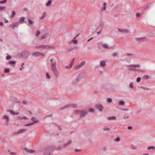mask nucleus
Wrapping results in <instances>:
<instances>
[{
    "label": "nucleus",
    "instance_id": "obj_43",
    "mask_svg": "<svg viewBox=\"0 0 155 155\" xmlns=\"http://www.w3.org/2000/svg\"><path fill=\"white\" fill-rule=\"evenodd\" d=\"M141 87L143 89H144V90H146L147 91H148L149 89V88H148L145 87H142V86H141Z\"/></svg>",
    "mask_w": 155,
    "mask_h": 155
},
{
    "label": "nucleus",
    "instance_id": "obj_45",
    "mask_svg": "<svg viewBox=\"0 0 155 155\" xmlns=\"http://www.w3.org/2000/svg\"><path fill=\"white\" fill-rule=\"evenodd\" d=\"M7 0H4L3 1H0V4H3L6 3L7 2Z\"/></svg>",
    "mask_w": 155,
    "mask_h": 155
},
{
    "label": "nucleus",
    "instance_id": "obj_6",
    "mask_svg": "<svg viewBox=\"0 0 155 155\" xmlns=\"http://www.w3.org/2000/svg\"><path fill=\"white\" fill-rule=\"evenodd\" d=\"M117 29L119 32L122 33H129V30L126 29L124 28L121 29L119 28H118Z\"/></svg>",
    "mask_w": 155,
    "mask_h": 155
},
{
    "label": "nucleus",
    "instance_id": "obj_35",
    "mask_svg": "<svg viewBox=\"0 0 155 155\" xmlns=\"http://www.w3.org/2000/svg\"><path fill=\"white\" fill-rule=\"evenodd\" d=\"M46 77L48 79L51 78V77L48 73H46Z\"/></svg>",
    "mask_w": 155,
    "mask_h": 155
},
{
    "label": "nucleus",
    "instance_id": "obj_40",
    "mask_svg": "<svg viewBox=\"0 0 155 155\" xmlns=\"http://www.w3.org/2000/svg\"><path fill=\"white\" fill-rule=\"evenodd\" d=\"M28 22L30 25H32L33 23V21L31 19H28Z\"/></svg>",
    "mask_w": 155,
    "mask_h": 155
},
{
    "label": "nucleus",
    "instance_id": "obj_46",
    "mask_svg": "<svg viewBox=\"0 0 155 155\" xmlns=\"http://www.w3.org/2000/svg\"><path fill=\"white\" fill-rule=\"evenodd\" d=\"M120 140V137H117L115 139V140L117 142L119 141Z\"/></svg>",
    "mask_w": 155,
    "mask_h": 155
},
{
    "label": "nucleus",
    "instance_id": "obj_42",
    "mask_svg": "<svg viewBox=\"0 0 155 155\" xmlns=\"http://www.w3.org/2000/svg\"><path fill=\"white\" fill-rule=\"evenodd\" d=\"M80 111L79 110H74V112L76 114H78L80 113Z\"/></svg>",
    "mask_w": 155,
    "mask_h": 155
},
{
    "label": "nucleus",
    "instance_id": "obj_28",
    "mask_svg": "<svg viewBox=\"0 0 155 155\" xmlns=\"http://www.w3.org/2000/svg\"><path fill=\"white\" fill-rule=\"evenodd\" d=\"M119 104L120 105H124V101H120L119 102Z\"/></svg>",
    "mask_w": 155,
    "mask_h": 155
},
{
    "label": "nucleus",
    "instance_id": "obj_56",
    "mask_svg": "<svg viewBox=\"0 0 155 155\" xmlns=\"http://www.w3.org/2000/svg\"><path fill=\"white\" fill-rule=\"evenodd\" d=\"M117 55V54L116 52L114 53V54H113V56L114 57H116Z\"/></svg>",
    "mask_w": 155,
    "mask_h": 155
},
{
    "label": "nucleus",
    "instance_id": "obj_57",
    "mask_svg": "<svg viewBox=\"0 0 155 155\" xmlns=\"http://www.w3.org/2000/svg\"><path fill=\"white\" fill-rule=\"evenodd\" d=\"M140 14H139V13H137V14H136V16L138 17V18H139L140 16Z\"/></svg>",
    "mask_w": 155,
    "mask_h": 155
},
{
    "label": "nucleus",
    "instance_id": "obj_26",
    "mask_svg": "<svg viewBox=\"0 0 155 155\" xmlns=\"http://www.w3.org/2000/svg\"><path fill=\"white\" fill-rule=\"evenodd\" d=\"M10 70L9 69L5 68L4 69V71L5 73H8L10 72Z\"/></svg>",
    "mask_w": 155,
    "mask_h": 155
},
{
    "label": "nucleus",
    "instance_id": "obj_33",
    "mask_svg": "<svg viewBox=\"0 0 155 155\" xmlns=\"http://www.w3.org/2000/svg\"><path fill=\"white\" fill-rule=\"evenodd\" d=\"M107 102L108 103H110L112 101V100L110 98H107Z\"/></svg>",
    "mask_w": 155,
    "mask_h": 155
},
{
    "label": "nucleus",
    "instance_id": "obj_16",
    "mask_svg": "<svg viewBox=\"0 0 155 155\" xmlns=\"http://www.w3.org/2000/svg\"><path fill=\"white\" fill-rule=\"evenodd\" d=\"M102 46L103 48L105 49H108L109 48V45L106 43L102 44Z\"/></svg>",
    "mask_w": 155,
    "mask_h": 155
},
{
    "label": "nucleus",
    "instance_id": "obj_44",
    "mask_svg": "<svg viewBox=\"0 0 155 155\" xmlns=\"http://www.w3.org/2000/svg\"><path fill=\"white\" fill-rule=\"evenodd\" d=\"M143 79H147L148 78V77L147 75H145L143 77Z\"/></svg>",
    "mask_w": 155,
    "mask_h": 155
},
{
    "label": "nucleus",
    "instance_id": "obj_31",
    "mask_svg": "<svg viewBox=\"0 0 155 155\" xmlns=\"http://www.w3.org/2000/svg\"><path fill=\"white\" fill-rule=\"evenodd\" d=\"M51 1L50 0H49L48 1V2L47 3L46 5V6H49L51 4Z\"/></svg>",
    "mask_w": 155,
    "mask_h": 155
},
{
    "label": "nucleus",
    "instance_id": "obj_18",
    "mask_svg": "<svg viewBox=\"0 0 155 155\" xmlns=\"http://www.w3.org/2000/svg\"><path fill=\"white\" fill-rule=\"evenodd\" d=\"M106 65V63L105 61H102L100 62V66L104 67Z\"/></svg>",
    "mask_w": 155,
    "mask_h": 155
},
{
    "label": "nucleus",
    "instance_id": "obj_3",
    "mask_svg": "<svg viewBox=\"0 0 155 155\" xmlns=\"http://www.w3.org/2000/svg\"><path fill=\"white\" fill-rule=\"evenodd\" d=\"M72 143L71 140H69L67 143L63 144L62 145L58 147V148L57 149L58 150H59L61 149H63L66 147H67L68 145H70Z\"/></svg>",
    "mask_w": 155,
    "mask_h": 155
},
{
    "label": "nucleus",
    "instance_id": "obj_8",
    "mask_svg": "<svg viewBox=\"0 0 155 155\" xmlns=\"http://www.w3.org/2000/svg\"><path fill=\"white\" fill-rule=\"evenodd\" d=\"M51 47L48 45H42L40 46H37L35 47L36 48H51Z\"/></svg>",
    "mask_w": 155,
    "mask_h": 155
},
{
    "label": "nucleus",
    "instance_id": "obj_25",
    "mask_svg": "<svg viewBox=\"0 0 155 155\" xmlns=\"http://www.w3.org/2000/svg\"><path fill=\"white\" fill-rule=\"evenodd\" d=\"M26 130V129H21L19 130L18 131L19 134H21L23 132L25 131Z\"/></svg>",
    "mask_w": 155,
    "mask_h": 155
},
{
    "label": "nucleus",
    "instance_id": "obj_5",
    "mask_svg": "<svg viewBox=\"0 0 155 155\" xmlns=\"http://www.w3.org/2000/svg\"><path fill=\"white\" fill-rule=\"evenodd\" d=\"M31 55L32 56H34L35 57H38L41 56L43 55V54L38 51H35L32 53Z\"/></svg>",
    "mask_w": 155,
    "mask_h": 155
},
{
    "label": "nucleus",
    "instance_id": "obj_10",
    "mask_svg": "<svg viewBox=\"0 0 155 155\" xmlns=\"http://www.w3.org/2000/svg\"><path fill=\"white\" fill-rule=\"evenodd\" d=\"M3 119L6 120V125H8L10 120L9 117L7 115H5L3 117Z\"/></svg>",
    "mask_w": 155,
    "mask_h": 155
},
{
    "label": "nucleus",
    "instance_id": "obj_11",
    "mask_svg": "<svg viewBox=\"0 0 155 155\" xmlns=\"http://www.w3.org/2000/svg\"><path fill=\"white\" fill-rule=\"evenodd\" d=\"M96 108L99 110L100 111H102L104 109L103 106L101 105H97L96 106Z\"/></svg>",
    "mask_w": 155,
    "mask_h": 155
},
{
    "label": "nucleus",
    "instance_id": "obj_61",
    "mask_svg": "<svg viewBox=\"0 0 155 155\" xmlns=\"http://www.w3.org/2000/svg\"><path fill=\"white\" fill-rule=\"evenodd\" d=\"M89 111L91 112H94V110L93 109H89Z\"/></svg>",
    "mask_w": 155,
    "mask_h": 155
},
{
    "label": "nucleus",
    "instance_id": "obj_30",
    "mask_svg": "<svg viewBox=\"0 0 155 155\" xmlns=\"http://www.w3.org/2000/svg\"><path fill=\"white\" fill-rule=\"evenodd\" d=\"M10 112L11 114L14 115H18L19 114V113L18 112H15L12 110L10 111Z\"/></svg>",
    "mask_w": 155,
    "mask_h": 155
},
{
    "label": "nucleus",
    "instance_id": "obj_41",
    "mask_svg": "<svg viewBox=\"0 0 155 155\" xmlns=\"http://www.w3.org/2000/svg\"><path fill=\"white\" fill-rule=\"evenodd\" d=\"M130 147L131 148H132V149L134 150L136 149V147L135 146H134V145L133 144L131 145Z\"/></svg>",
    "mask_w": 155,
    "mask_h": 155
},
{
    "label": "nucleus",
    "instance_id": "obj_49",
    "mask_svg": "<svg viewBox=\"0 0 155 155\" xmlns=\"http://www.w3.org/2000/svg\"><path fill=\"white\" fill-rule=\"evenodd\" d=\"M19 134V133L18 131L17 132H15L13 134V135H17V134Z\"/></svg>",
    "mask_w": 155,
    "mask_h": 155
},
{
    "label": "nucleus",
    "instance_id": "obj_13",
    "mask_svg": "<svg viewBox=\"0 0 155 155\" xmlns=\"http://www.w3.org/2000/svg\"><path fill=\"white\" fill-rule=\"evenodd\" d=\"M81 117H84L87 114V112L86 110H83L80 111Z\"/></svg>",
    "mask_w": 155,
    "mask_h": 155
},
{
    "label": "nucleus",
    "instance_id": "obj_37",
    "mask_svg": "<svg viewBox=\"0 0 155 155\" xmlns=\"http://www.w3.org/2000/svg\"><path fill=\"white\" fill-rule=\"evenodd\" d=\"M72 42L74 44H76L77 43L78 41L77 40L74 39H74L72 41Z\"/></svg>",
    "mask_w": 155,
    "mask_h": 155
},
{
    "label": "nucleus",
    "instance_id": "obj_17",
    "mask_svg": "<svg viewBox=\"0 0 155 155\" xmlns=\"http://www.w3.org/2000/svg\"><path fill=\"white\" fill-rule=\"evenodd\" d=\"M26 151L29 153H34L35 152V150H32L30 149H27L26 148L25 149Z\"/></svg>",
    "mask_w": 155,
    "mask_h": 155
},
{
    "label": "nucleus",
    "instance_id": "obj_21",
    "mask_svg": "<svg viewBox=\"0 0 155 155\" xmlns=\"http://www.w3.org/2000/svg\"><path fill=\"white\" fill-rule=\"evenodd\" d=\"M107 119L108 120H115L116 119V117L114 116L109 117H107Z\"/></svg>",
    "mask_w": 155,
    "mask_h": 155
},
{
    "label": "nucleus",
    "instance_id": "obj_54",
    "mask_svg": "<svg viewBox=\"0 0 155 155\" xmlns=\"http://www.w3.org/2000/svg\"><path fill=\"white\" fill-rule=\"evenodd\" d=\"M22 118H24L25 120H28V118L27 117H21V119H22Z\"/></svg>",
    "mask_w": 155,
    "mask_h": 155
},
{
    "label": "nucleus",
    "instance_id": "obj_48",
    "mask_svg": "<svg viewBox=\"0 0 155 155\" xmlns=\"http://www.w3.org/2000/svg\"><path fill=\"white\" fill-rule=\"evenodd\" d=\"M74 60H75V58H73L72 60V61L71 62V63L73 64L74 63Z\"/></svg>",
    "mask_w": 155,
    "mask_h": 155
},
{
    "label": "nucleus",
    "instance_id": "obj_63",
    "mask_svg": "<svg viewBox=\"0 0 155 155\" xmlns=\"http://www.w3.org/2000/svg\"><path fill=\"white\" fill-rule=\"evenodd\" d=\"M30 125H31L29 123V124H25V126H30Z\"/></svg>",
    "mask_w": 155,
    "mask_h": 155
},
{
    "label": "nucleus",
    "instance_id": "obj_27",
    "mask_svg": "<svg viewBox=\"0 0 155 155\" xmlns=\"http://www.w3.org/2000/svg\"><path fill=\"white\" fill-rule=\"evenodd\" d=\"M144 39V38H136V41H143V40Z\"/></svg>",
    "mask_w": 155,
    "mask_h": 155
},
{
    "label": "nucleus",
    "instance_id": "obj_1",
    "mask_svg": "<svg viewBox=\"0 0 155 155\" xmlns=\"http://www.w3.org/2000/svg\"><path fill=\"white\" fill-rule=\"evenodd\" d=\"M140 66L138 64H130L127 67L128 70L130 71H139V70L136 69L137 67L140 68Z\"/></svg>",
    "mask_w": 155,
    "mask_h": 155
},
{
    "label": "nucleus",
    "instance_id": "obj_64",
    "mask_svg": "<svg viewBox=\"0 0 155 155\" xmlns=\"http://www.w3.org/2000/svg\"><path fill=\"white\" fill-rule=\"evenodd\" d=\"M4 22L5 23H7L8 22V21L6 19H5Z\"/></svg>",
    "mask_w": 155,
    "mask_h": 155
},
{
    "label": "nucleus",
    "instance_id": "obj_47",
    "mask_svg": "<svg viewBox=\"0 0 155 155\" xmlns=\"http://www.w3.org/2000/svg\"><path fill=\"white\" fill-rule=\"evenodd\" d=\"M140 80H141V78H140V77H138L137 78V82H139L140 81Z\"/></svg>",
    "mask_w": 155,
    "mask_h": 155
},
{
    "label": "nucleus",
    "instance_id": "obj_55",
    "mask_svg": "<svg viewBox=\"0 0 155 155\" xmlns=\"http://www.w3.org/2000/svg\"><path fill=\"white\" fill-rule=\"evenodd\" d=\"M24 64V63H23L21 64V68L20 69L21 70H22V68H23V69L24 68L23 67V65Z\"/></svg>",
    "mask_w": 155,
    "mask_h": 155
},
{
    "label": "nucleus",
    "instance_id": "obj_38",
    "mask_svg": "<svg viewBox=\"0 0 155 155\" xmlns=\"http://www.w3.org/2000/svg\"><path fill=\"white\" fill-rule=\"evenodd\" d=\"M15 63V62L13 61H11L9 62V64H13Z\"/></svg>",
    "mask_w": 155,
    "mask_h": 155
},
{
    "label": "nucleus",
    "instance_id": "obj_58",
    "mask_svg": "<svg viewBox=\"0 0 155 155\" xmlns=\"http://www.w3.org/2000/svg\"><path fill=\"white\" fill-rule=\"evenodd\" d=\"M102 30L101 29L100 30V31L98 32H97V35H99L101 33Z\"/></svg>",
    "mask_w": 155,
    "mask_h": 155
},
{
    "label": "nucleus",
    "instance_id": "obj_32",
    "mask_svg": "<svg viewBox=\"0 0 155 155\" xmlns=\"http://www.w3.org/2000/svg\"><path fill=\"white\" fill-rule=\"evenodd\" d=\"M15 15V12L14 11H13L12 12V15H11V17L12 18H13Z\"/></svg>",
    "mask_w": 155,
    "mask_h": 155
},
{
    "label": "nucleus",
    "instance_id": "obj_51",
    "mask_svg": "<svg viewBox=\"0 0 155 155\" xmlns=\"http://www.w3.org/2000/svg\"><path fill=\"white\" fill-rule=\"evenodd\" d=\"M129 86L131 88H133V85L132 84V82L130 83L129 85Z\"/></svg>",
    "mask_w": 155,
    "mask_h": 155
},
{
    "label": "nucleus",
    "instance_id": "obj_60",
    "mask_svg": "<svg viewBox=\"0 0 155 155\" xmlns=\"http://www.w3.org/2000/svg\"><path fill=\"white\" fill-rule=\"evenodd\" d=\"M106 5H107V3L106 2H104L103 3V6L104 7H106Z\"/></svg>",
    "mask_w": 155,
    "mask_h": 155
},
{
    "label": "nucleus",
    "instance_id": "obj_4",
    "mask_svg": "<svg viewBox=\"0 0 155 155\" xmlns=\"http://www.w3.org/2000/svg\"><path fill=\"white\" fill-rule=\"evenodd\" d=\"M51 69L53 71L57 69L56 66V62L53 61L52 60H51Z\"/></svg>",
    "mask_w": 155,
    "mask_h": 155
},
{
    "label": "nucleus",
    "instance_id": "obj_22",
    "mask_svg": "<svg viewBox=\"0 0 155 155\" xmlns=\"http://www.w3.org/2000/svg\"><path fill=\"white\" fill-rule=\"evenodd\" d=\"M48 35V33H46L44 36L42 37V39L46 38Z\"/></svg>",
    "mask_w": 155,
    "mask_h": 155
},
{
    "label": "nucleus",
    "instance_id": "obj_53",
    "mask_svg": "<svg viewBox=\"0 0 155 155\" xmlns=\"http://www.w3.org/2000/svg\"><path fill=\"white\" fill-rule=\"evenodd\" d=\"M11 58V56L10 55H8L6 57V59L8 60L10 59Z\"/></svg>",
    "mask_w": 155,
    "mask_h": 155
},
{
    "label": "nucleus",
    "instance_id": "obj_2",
    "mask_svg": "<svg viewBox=\"0 0 155 155\" xmlns=\"http://www.w3.org/2000/svg\"><path fill=\"white\" fill-rule=\"evenodd\" d=\"M54 147L53 146H51L46 148L45 149V154L46 155H50L52 151L54 150Z\"/></svg>",
    "mask_w": 155,
    "mask_h": 155
},
{
    "label": "nucleus",
    "instance_id": "obj_9",
    "mask_svg": "<svg viewBox=\"0 0 155 155\" xmlns=\"http://www.w3.org/2000/svg\"><path fill=\"white\" fill-rule=\"evenodd\" d=\"M19 25L18 22H15L10 25V27L13 29H14L15 27H17Z\"/></svg>",
    "mask_w": 155,
    "mask_h": 155
},
{
    "label": "nucleus",
    "instance_id": "obj_19",
    "mask_svg": "<svg viewBox=\"0 0 155 155\" xmlns=\"http://www.w3.org/2000/svg\"><path fill=\"white\" fill-rule=\"evenodd\" d=\"M46 15V13L45 12H44L42 16L39 17V19L40 20L43 19L45 17Z\"/></svg>",
    "mask_w": 155,
    "mask_h": 155
},
{
    "label": "nucleus",
    "instance_id": "obj_15",
    "mask_svg": "<svg viewBox=\"0 0 155 155\" xmlns=\"http://www.w3.org/2000/svg\"><path fill=\"white\" fill-rule=\"evenodd\" d=\"M53 72L55 77H58L59 76L60 73L57 70V69L53 71Z\"/></svg>",
    "mask_w": 155,
    "mask_h": 155
},
{
    "label": "nucleus",
    "instance_id": "obj_7",
    "mask_svg": "<svg viewBox=\"0 0 155 155\" xmlns=\"http://www.w3.org/2000/svg\"><path fill=\"white\" fill-rule=\"evenodd\" d=\"M128 57L126 58L127 61L129 63L130 62V59L133 58V54H127Z\"/></svg>",
    "mask_w": 155,
    "mask_h": 155
},
{
    "label": "nucleus",
    "instance_id": "obj_62",
    "mask_svg": "<svg viewBox=\"0 0 155 155\" xmlns=\"http://www.w3.org/2000/svg\"><path fill=\"white\" fill-rule=\"evenodd\" d=\"M23 104H27V102L26 101H23L22 102Z\"/></svg>",
    "mask_w": 155,
    "mask_h": 155
},
{
    "label": "nucleus",
    "instance_id": "obj_52",
    "mask_svg": "<svg viewBox=\"0 0 155 155\" xmlns=\"http://www.w3.org/2000/svg\"><path fill=\"white\" fill-rule=\"evenodd\" d=\"M40 34V31H37V34H36V36H37V37H38L39 35Z\"/></svg>",
    "mask_w": 155,
    "mask_h": 155
},
{
    "label": "nucleus",
    "instance_id": "obj_50",
    "mask_svg": "<svg viewBox=\"0 0 155 155\" xmlns=\"http://www.w3.org/2000/svg\"><path fill=\"white\" fill-rule=\"evenodd\" d=\"M19 134V133L18 131L17 132H15L13 134V135H17V134Z\"/></svg>",
    "mask_w": 155,
    "mask_h": 155
},
{
    "label": "nucleus",
    "instance_id": "obj_36",
    "mask_svg": "<svg viewBox=\"0 0 155 155\" xmlns=\"http://www.w3.org/2000/svg\"><path fill=\"white\" fill-rule=\"evenodd\" d=\"M103 130L104 131H109L110 130V128L109 127H105L103 128Z\"/></svg>",
    "mask_w": 155,
    "mask_h": 155
},
{
    "label": "nucleus",
    "instance_id": "obj_34",
    "mask_svg": "<svg viewBox=\"0 0 155 155\" xmlns=\"http://www.w3.org/2000/svg\"><path fill=\"white\" fill-rule=\"evenodd\" d=\"M104 23L103 21H101L100 23V26L102 28V27L104 25Z\"/></svg>",
    "mask_w": 155,
    "mask_h": 155
},
{
    "label": "nucleus",
    "instance_id": "obj_39",
    "mask_svg": "<svg viewBox=\"0 0 155 155\" xmlns=\"http://www.w3.org/2000/svg\"><path fill=\"white\" fill-rule=\"evenodd\" d=\"M6 7H5L1 6L0 7V11H2L3 10L5 9Z\"/></svg>",
    "mask_w": 155,
    "mask_h": 155
},
{
    "label": "nucleus",
    "instance_id": "obj_29",
    "mask_svg": "<svg viewBox=\"0 0 155 155\" xmlns=\"http://www.w3.org/2000/svg\"><path fill=\"white\" fill-rule=\"evenodd\" d=\"M73 65V64L70 63V64L69 66H65V68L67 69L71 68L72 67Z\"/></svg>",
    "mask_w": 155,
    "mask_h": 155
},
{
    "label": "nucleus",
    "instance_id": "obj_12",
    "mask_svg": "<svg viewBox=\"0 0 155 155\" xmlns=\"http://www.w3.org/2000/svg\"><path fill=\"white\" fill-rule=\"evenodd\" d=\"M85 64V61H83L81 62L80 64L77 65L76 68L77 69H79Z\"/></svg>",
    "mask_w": 155,
    "mask_h": 155
},
{
    "label": "nucleus",
    "instance_id": "obj_59",
    "mask_svg": "<svg viewBox=\"0 0 155 155\" xmlns=\"http://www.w3.org/2000/svg\"><path fill=\"white\" fill-rule=\"evenodd\" d=\"M127 128L128 130H130L132 129V127L131 126H129L127 127Z\"/></svg>",
    "mask_w": 155,
    "mask_h": 155
},
{
    "label": "nucleus",
    "instance_id": "obj_14",
    "mask_svg": "<svg viewBox=\"0 0 155 155\" xmlns=\"http://www.w3.org/2000/svg\"><path fill=\"white\" fill-rule=\"evenodd\" d=\"M77 107V105L76 104H72L71 105H67L65 107V108H69L71 107H74V108H76Z\"/></svg>",
    "mask_w": 155,
    "mask_h": 155
},
{
    "label": "nucleus",
    "instance_id": "obj_24",
    "mask_svg": "<svg viewBox=\"0 0 155 155\" xmlns=\"http://www.w3.org/2000/svg\"><path fill=\"white\" fill-rule=\"evenodd\" d=\"M31 119L34 122H35V123H38L39 122V121L38 120H35V118L34 117H32Z\"/></svg>",
    "mask_w": 155,
    "mask_h": 155
},
{
    "label": "nucleus",
    "instance_id": "obj_23",
    "mask_svg": "<svg viewBox=\"0 0 155 155\" xmlns=\"http://www.w3.org/2000/svg\"><path fill=\"white\" fill-rule=\"evenodd\" d=\"M147 149L148 150L152 149L153 150H155V147H153V146L149 147H147Z\"/></svg>",
    "mask_w": 155,
    "mask_h": 155
},
{
    "label": "nucleus",
    "instance_id": "obj_20",
    "mask_svg": "<svg viewBox=\"0 0 155 155\" xmlns=\"http://www.w3.org/2000/svg\"><path fill=\"white\" fill-rule=\"evenodd\" d=\"M25 18L24 17H21L19 20V22L21 23H23V22L25 20Z\"/></svg>",
    "mask_w": 155,
    "mask_h": 155
}]
</instances>
